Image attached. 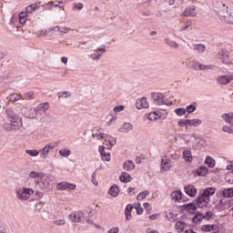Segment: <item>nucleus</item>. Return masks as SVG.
Returning <instances> with one entry per match:
<instances>
[{"label":"nucleus","mask_w":233,"mask_h":233,"mask_svg":"<svg viewBox=\"0 0 233 233\" xmlns=\"http://www.w3.org/2000/svg\"><path fill=\"white\" fill-rule=\"evenodd\" d=\"M175 227L177 230H178L179 232H183L185 228H187V223L183 221H177Z\"/></svg>","instance_id":"nucleus-34"},{"label":"nucleus","mask_w":233,"mask_h":233,"mask_svg":"<svg viewBox=\"0 0 233 233\" xmlns=\"http://www.w3.org/2000/svg\"><path fill=\"white\" fill-rule=\"evenodd\" d=\"M74 10H83V3H74Z\"/></svg>","instance_id":"nucleus-57"},{"label":"nucleus","mask_w":233,"mask_h":233,"mask_svg":"<svg viewBox=\"0 0 233 233\" xmlns=\"http://www.w3.org/2000/svg\"><path fill=\"white\" fill-rule=\"evenodd\" d=\"M203 121L199 118H194V119H187V125L188 127H200L202 125Z\"/></svg>","instance_id":"nucleus-27"},{"label":"nucleus","mask_w":233,"mask_h":233,"mask_svg":"<svg viewBox=\"0 0 233 233\" xmlns=\"http://www.w3.org/2000/svg\"><path fill=\"white\" fill-rule=\"evenodd\" d=\"M72 154V151L70 149L62 148L59 150V155L62 156V157H68Z\"/></svg>","instance_id":"nucleus-41"},{"label":"nucleus","mask_w":233,"mask_h":233,"mask_svg":"<svg viewBox=\"0 0 233 233\" xmlns=\"http://www.w3.org/2000/svg\"><path fill=\"white\" fill-rule=\"evenodd\" d=\"M43 12H46L48 10L52 11L54 10V2H49L43 5Z\"/></svg>","instance_id":"nucleus-44"},{"label":"nucleus","mask_w":233,"mask_h":233,"mask_svg":"<svg viewBox=\"0 0 233 233\" xmlns=\"http://www.w3.org/2000/svg\"><path fill=\"white\" fill-rule=\"evenodd\" d=\"M147 196H150V191L145 190L143 192H140L137 195V201H143V199H145V198H147Z\"/></svg>","instance_id":"nucleus-37"},{"label":"nucleus","mask_w":233,"mask_h":233,"mask_svg":"<svg viewBox=\"0 0 233 233\" xmlns=\"http://www.w3.org/2000/svg\"><path fill=\"white\" fill-rule=\"evenodd\" d=\"M89 57L90 59H92V61H99V59L103 57V55H101L100 53H94V54H91Z\"/></svg>","instance_id":"nucleus-45"},{"label":"nucleus","mask_w":233,"mask_h":233,"mask_svg":"<svg viewBox=\"0 0 233 233\" xmlns=\"http://www.w3.org/2000/svg\"><path fill=\"white\" fill-rule=\"evenodd\" d=\"M123 110H125V106H116L114 107V112L116 113L123 112Z\"/></svg>","instance_id":"nucleus-60"},{"label":"nucleus","mask_w":233,"mask_h":233,"mask_svg":"<svg viewBox=\"0 0 233 233\" xmlns=\"http://www.w3.org/2000/svg\"><path fill=\"white\" fill-rule=\"evenodd\" d=\"M212 225H203L201 227V230H203V232H210Z\"/></svg>","instance_id":"nucleus-61"},{"label":"nucleus","mask_w":233,"mask_h":233,"mask_svg":"<svg viewBox=\"0 0 233 233\" xmlns=\"http://www.w3.org/2000/svg\"><path fill=\"white\" fill-rule=\"evenodd\" d=\"M196 15H198L196 5L187 6L182 13V17H196Z\"/></svg>","instance_id":"nucleus-7"},{"label":"nucleus","mask_w":233,"mask_h":233,"mask_svg":"<svg viewBox=\"0 0 233 233\" xmlns=\"http://www.w3.org/2000/svg\"><path fill=\"white\" fill-rule=\"evenodd\" d=\"M188 119H182L180 121H178V127H188Z\"/></svg>","instance_id":"nucleus-56"},{"label":"nucleus","mask_w":233,"mask_h":233,"mask_svg":"<svg viewBox=\"0 0 233 233\" xmlns=\"http://www.w3.org/2000/svg\"><path fill=\"white\" fill-rule=\"evenodd\" d=\"M185 109H186V113L187 112V114H192V112H196V106L189 105Z\"/></svg>","instance_id":"nucleus-52"},{"label":"nucleus","mask_w":233,"mask_h":233,"mask_svg":"<svg viewBox=\"0 0 233 233\" xmlns=\"http://www.w3.org/2000/svg\"><path fill=\"white\" fill-rule=\"evenodd\" d=\"M175 114H177V116H178L179 117H183V116L187 114V110L183 107H179L175 109Z\"/></svg>","instance_id":"nucleus-43"},{"label":"nucleus","mask_w":233,"mask_h":233,"mask_svg":"<svg viewBox=\"0 0 233 233\" xmlns=\"http://www.w3.org/2000/svg\"><path fill=\"white\" fill-rule=\"evenodd\" d=\"M222 119L223 121H226V123H231L233 119V113L223 114Z\"/></svg>","instance_id":"nucleus-40"},{"label":"nucleus","mask_w":233,"mask_h":233,"mask_svg":"<svg viewBox=\"0 0 233 233\" xmlns=\"http://www.w3.org/2000/svg\"><path fill=\"white\" fill-rule=\"evenodd\" d=\"M93 137H96V139H105V137H108V135L101 132L98 127H94L92 129Z\"/></svg>","instance_id":"nucleus-18"},{"label":"nucleus","mask_w":233,"mask_h":233,"mask_svg":"<svg viewBox=\"0 0 233 233\" xmlns=\"http://www.w3.org/2000/svg\"><path fill=\"white\" fill-rule=\"evenodd\" d=\"M205 163L206 165H208V167H209V168H214V167L216 166V160H214V158L210 157H206Z\"/></svg>","instance_id":"nucleus-36"},{"label":"nucleus","mask_w":233,"mask_h":233,"mask_svg":"<svg viewBox=\"0 0 233 233\" xmlns=\"http://www.w3.org/2000/svg\"><path fill=\"white\" fill-rule=\"evenodd\" d=\"M34 96H35V93L34 91H30V92L24 94V98L27 99V101H28L30 99H34Z\"/></svg>","instance_id":"nucleus-47"},{"label":"nucleus","mask_w":233,"mask_h":233,"mask_svg":"<svg viewBox=\"0 0 233 233\" xmlns=\"http://www.w3.org/2000/svg\"><path fill=\"white\" fill-rule=\"evenodd\" d=\"M25 154H27V156H30L31 157H37V156H39L40 154V151H37L35 149H26Z\"/></svg>","instance_id":"nucleus-38"},{"label":"nucleus","mask_w":233,"mask_h":233,"mask_svg":"<svg viewBox=\"0 0 233 233\" xmlns=\"http://www.w3.org/2000/svg\"><path fill=\"white\" fill-rule=\"evenodd\" d=\"M218 57L219 59H221L222 63H224L225 65H229L230 63V53L228 52V50L226 49H222L220 51H218Z\"/></svg>","instance_id":"nucleus-9"},{"label":"nucleus","mask_w":233,"mask_h":233,"mask_svg":"<svg viewBox=\"0 0 233 233\" xmlns=\"http://www.w3.org/2000/svg\"><path fill=\"white\" fill-rule=\"evenodd\" d=\"M151 97L156 105H165L163 93H153Z\"/></svg>","instance_id":"nucleus-13"},{"label":"nucleus","mask_w":233,"mask_h":233,"mask_svg":"<svg viewBox=\"0 0 233 233\" xmlns=\"http://www.w3.org/2000/svg\"><path fill=\"white\" fill-rule=\"evenodd\" d=\"M183 157L185 161H187L188 163H192V160L194 159V157H192V152H190V150L184 151Z\"/></svg>","instance_id":"nucleus-32"},{"label":"nucleus","mask_w":233,"mask_h":233,"mask_svg":"<svg viewBox=\"0 0 233 233\" xmlns=\"http://www.w3.org/2000/svg\"><path fill=\"white\" fill-rule=\"evenodd\" d=\"M194 50L198 52V54H203V52H205V50H207V46H205V45H203V44H197L194 46Z\"/></svg>","instance_id":"nucleus-35"},{"label":"nucleus","mask_w":233,"mask_h":233,"mask_svg":"<svg viewBox=\"0 0 233 233\" xmlns=\"http://www.w3.org/2000/svg\"><path fill=\"white\" fill-rule=\"evenodd\" d=\"M223 132H228V134H233V124L231 126H223Z\"/></svg>","instance_id":"nucleus-48"},{"label":"nucleus","mask_w":233,"mask_h":233,"mask_svg":"<svg viewBox=\"0 0 233 233\" xmlns=\"http://www.w3.org/2000/svg\"><path fill=\"white\" fill-rule=\"evenodd\" d=\"M209 232H211V233H219V226L211 225V229H210Z\"/></svg>","instance_id":"nucleus-58"},{"label":"nucleus","mask_w":233,"mask_h":233,"mask_svg":"<svg viewBox=\"0 0 233 233\" xmlns=\"http://www.w3.org/2000/svg\"><path fill=\"white\" fill-rule=\"evenodd\" d=\"M183 198V194L181 191H174L171 193V199L173 201H181V198Z\"/></svg>","instance_id":"nucleus-30"},{"label":"nucleus","mask_w":233,"mask_h":233,"mask_svg":"<svg viewBox=\"0 0 233 233\" xmlns=\"http://www.w3.org/2000/svg\"><path fill=\"white\" fill-rule=\"evenodd\" d=\"M184 190L187 194V196H189V198H196V195L198 194V188H196L192 185H187L184 187Z\"/></svg>","instance_id":"nucleus-17"},{"label":"nucleus","mask_w":233,"mask_h":233,"mask_svg":"<svg viewBox=\"0 0 233 233\" xmlns=\"http://www.w3.org/2000/svg\"><path fill=\"white\" fill-rule=\"evenodd\" d=\"M84 213L78 212V213H72L69 215V218L73 223H79L81 222V219H83Z\"/></svg>","instance_id":"nucleus-19"},{"label":"nucleus","mask_w":233,"mask_h":233,"mask_svg":"<svg viewBox=\"0 0 233 233\" xmlns=\"http://www.w3.org/2000/svg\"><path fill=\"white\" fill-rule=\"evenodd\" d=\"M56 148V144L54 143H49L45 146L44 148L40 149V157L42 159H46L48 157V154L52 152Z\"/></svg>","instance_id":"nucleus-5"},{"label":"nucleus","mask_w":233,"mask_h":233,"mask_svg":"<svg viewBox=\"0 0 233 233\" xmlns=\"http://www.w3.org/2000/svg\"><path fill=\"white\" fill-rule=\"evenodd\" d=\"M136 210H137V214H138V216H141V214H143V208H141V204L137 203V207H135Z\"/></svg>","instance_id":"nucleus-59"},{"label":"nucleus","mask_w":233,"mask_h":233,"mask_svg":"<svg viewBox=\"0 0 233 233\" xmlns=\"http://www.w3.org/2000/svg\"><path fill=\"white\" fill-rule=\"evenodd\" d=\"M159 117V115H157L156 112H153L148 115L149 121H156Z\"/></svg>","instance_id":"nucleus-53"},{"label":"nucleus","mask_w":233,"mask_h":233,"mask_svg":"<svg viewBox=\"0 0 233 233\" xmlns=\"http://www.w3.org/2000/svg\"><path fill=\"white\" fill-rule=\"evenodd\" d=\"M119 179L122 183H130V181H132V177L130 174L124 172L120 175Z\"/></svg>","instance_id":"nucleus-26"},{"label":"nucleus","mask_w":233,"mask_h":233,"mask_svg":"<svg viewBox=\"0 0 233 233\" xmlns=\"http://www.w3.org/2000/svg\"><path fill=\"white\" fill-rule=\"evenodd\" d=\"M222 196L227 199V198H233V187L224 188L222 190Z\"/></svg>","instance_id":"nucleus-31"},{"label":"nucleus","mask_w":233,"mask_h":233,"mask_svg":"<svg viewBox=\"0 0 233 233\" xmlns=\"http://www.w3.org/2000/svg\"><path fill=\"white\" fill-rule=\"evenodd\" d=\"M209 201H210V198L204 197V195L201 194L197 198L196 203L198 208H205L206 207H208Z\"/></svg>","instance_id":"nucleus-8"},{"label":"nucleus","mask_w":233,"mask_h":233,"mask_svg":"<svg viewBox=\"0 0 233 233\" xmlns=\"http://www.w3.org/2000/svg\"><path fill=\"white\" fill-rule=\"evenodd\" d=\"M57 190H66L68 188V182H60L56 185Z\"/></svg>","instance_id":"nucleus-42"},{"label":"nucleus","mask_w":233,"mask_h":233,"mask_svg":"<svg viewBox=\"0 0 233 233\" xmlns=\"http://www.w3.org/2000/svg\"><path fill=\"white\" fill-rule=\"evenodd\" d=\"M108 194L112 196V198H117L119 196V187L116 185L112 186L109 188Z\"/></svg>","instance_id":"nucleus-28"},{"label":"nucleus","mask_w":233,"mask_h":233,"mask_svg":"<svg viewBox=\"0 0 233 233\" xmlns=\"http://www.w3.org/2000/svg\"><path fill=\"white\" fill-rule=\"evenodd\" d=\"M123 168H124V170L130 172V170H134V168H136V165L134 164V161L127 160L124 163Z\"/></svg>","instance_id":"nucleus-24"},{"label":"nucleus","mask_w":233,"mask_h":233,"mask_svg":"<svg viewBox=\"0 0 233 233\" xmlns=\"http://www.w3.org/2000/svg\"><path fill=\"white\" fill-rule=\"evenodd\" d=\"M99 153L101 155L103 161H110L111 156L108 152L105 151L104 146L99 147Z\"/></svg>","instance_id":"nucleus-20"},{"label":"nucleus","mask_w":233,"mask_h":233,"mask_svg":"<svg viewBox=\"0 0 233 233\" xmlns=\"http://www.w3.org/2000/svg\"><path fill=\"white\" fill-rule=\"evenodd\" d=\"M207 216L203 215V213H198L193 218V223L198 225L200 221H203Z\"/></svg>","instance_id":"nucleus-33"},{"label":"nucleus","mask_w":233,"mask_h":233,"mask_svg":"<svg viewBox=\"0 0 233 233\" xmlns=\"http://www.w3.org/2000/svg\"><path fill=\"white\" fill-rule=\"evenodd\" d=\"M214 194H216V187H207L203 191L202 196H204L205 198H208V199H209L210 196H214Z\"/></svg>","instance_id":"nucleus-25"},{"label":"nucleus","mask_w":233,"mask_h":233,"mask_svg":"<svg viewBox=\"0 0 233 233\" xmlns=\"http://www.w3.org/2000/svg\"><path fill=\"white\" fill-rule=\"evenodd\" d=\"M41 8V2H36L35 4H31L25 7V13L28 15H32L35 10H39Z\"/></svg>","instance_id":"nucleus-10"},{"label":"nucleus","mask_w":233,"mask_h":233,"mask_svg":"<svg viewBox=\"0 0 233 233\" xmlns=\"http://www.w3.org/2000/svg\"><path fill=\"white\" fill-rule=\"evenodd\" d=\"M189 26H192V21H187L185 25L179 29V32H185V30H187Z\"/></svg>","instance_id":"nucleus-51"},{"label":"nucleus","mask_w":233,"mask_h":233,"mask_svg":"<svg viewBox=\"0 0 233 233\" xmlns=\"http://www.w3.org/2000/svg\"><path fill=\"white\" fill-rule=\"evenodd\" d=\"M143 207L147 212H150V210H152V206L147 202H145L143 204Z\"/></svg>","instance_id":"nucleus-64"},{"label":"nucleus","mask_w":233,"mask_h":233,"mask_svg":"<svg viewBox=\"0 0 233 233\" xmlns=\"http://www.w3.org/2000/svg\"><path fill=\"white\" fill-rule=\"evenodd\" d=\"M66 221L65 219H58V220H54L53 224H55L56 227H63L65 226Z\"/></svg>","instance_id":"nucleus-50"},{"label":"nucleus","mask_w":233,"mask_h":233,"mask_svg":"<svg viewBox=\"0 0 233 233\" xmlns=\"http://www.w3.org/2000/svg\"><path fill=\"white\" fill-rule=\"evenodd\" d=\"M165 43L171 48H175V50H177L179 48V44H177L176 41L171 40L170 38H165Z\"/></svg>","instance_id":"nucleus-29"},{"label":"nucleus","mask_w":233,"mask_h":233,"mask_svg":"<svg viewBox=\"0 0 233 233\" xmlns=\"http://www.w3.org/2000/svg\"><path fill=\"white\" fill-rule=\"evenodd\" d=\"M216 208L218 210H228V208H232V200L224 198L218 201Z\"/></svg>","instance_id":"nucleus-4"},{"label":"nucleus","mask_w":233,"mask_h":233,"mask_svg":"<svg viewBox=\"0 0 233 233\" xmlns=\"http://www.w3.org/2000/svg\"><path fill=\"white\" fill-rule=\"evenodd\" d=\"M172 164L170 163V159H168V157L165 155L161 160V168L163 170H166V172H168V170H170Z\"/></svg>","instance_id":"nucleus-16"},{"label":"nucleus","mask_w":233,"mask_h":233,"mask_svg":"<svg viewBox=\"0 0 233 233\" xmlns=\"http://www.w3.org/2000/svg\"><path fill=\"white\" fill-rule=\"evenodd\" d=\"M185 210L189 212V214L196 213V210H198V204L196 203H188L187 205H184Z\"/></svg>","instance_id":"nucleus-22"},{"label":"nucleus","mask_w":233,"mask_h":233,"mask_svg":"<svg viewBox=\"0 0 233 233\" xmlns=\"http://www.w3.org/2000/svg\"><path fill=\"white\" fill-rule=\"evenodd\" d=\"M50 108V104H48L47 102L42 103L40 105H38L35 109L34 112L35 114V117H37V116H39V114H46V110H48Z\"/></svg>","instance_id":"nucleus-6"},{"label":"nucleus","mask_w":233,"mask_h":233,"mask_svg":"<svg viewBox=\"0 0 233 233\" xmlns=\"http://www.w3.org/2000/svg\"><path fill=\"white\" fill-rule=\"evenodd\" d=\"M192 68L194 70H203V65L199 62H194L192 64Z\"/></svg>","instance_id":"nucleus-49"},{"label":"nucleus","mask_w":233,"mask_h":233,"mask_svg":"<svg viewBox=\"0 0 233 233\" xmlns=\"http://www.w3.org/2000/svg\"><path fill=\"white\" fill-rule=\"evenodd\" d=\"M97 175L96 174V172H94L93 174H92V177H91V181H92V183H93V185H95V187H97V185H99L98 183H97V180L96 179V177Z\"/></svg>","instance_id":"nucleus-63"},{"label":"nucleus","mask_w":233,"mask_h":233,"mask_svg":"<svg viewBox=\"0 0 233 233\" xmlns=\"http://www.w3.org/2000/svg\"><path fill=\"white\" fill-rule=\"evenodd\" d=\"M46 188H50V187H52V176L50 175V179L45 180L44 182H42Z\"/></svg>","instance_id":"nucleus-55"},{"label":"nucleus","mask_w":233,"mask_h":233,"mask_svg":"<svg viewBox=\"0 0 233 233\" xmlns=\"http://www.w3.org/2000/svg\"><path fill=\"white\" fill-rule=\"evenodd\" d=\"M3 128L6 130V132H12L14 130H19V122H10L3 125Z\"/></svg>","instance_id":"nucleus-12"},{"label":"nucleus","mask_w":233,"mask_h":233,"mask_svg":"<svg viewBox=\"0 0 233 233\" xmlns=\"http://www.w3.org/2000/svg\"><path fill=\"white\" fill-rule=\"evenodd\" d=\"M233 81V76H219L217 78V83H218V85H228V83Z\"/></svg>","instance_id":"nucleus-11"},{"label":"nucleus","mask_w":233,"mask_h":233,"mask_svg":"<svg viewBox=\"0 0 233 233\" xmlns=\"http://www.w3.org/2000/svg\"><path fill=\"white\" fill-rule=\"evenodd\" d=\"M29 179L27 181H31L32 179H35V183L36 185H39V183H45V181H47V179H50V175L46 176L44 173L36 172V171H31L29 173Z\"/></svg>","instance_id":"nucleus-2"},{"label":"nucleus","mask_w":233,"mask_h":233,"mask_svg":"<svg viewBox=\"0 0 233 233\" xmlns=\"http://www.w3.org/2000/svg\"><path fill=\"white\" fill-rule=\"evenodd\" d=\"M215 12L220 17L221 21L228 25H233V3L217 2Z\"/></svg>","instance_id":"nucleus-1"},{"label":"nucleus","mask_w":233,"mask_h":233,"mask_svg":"<svg viewBox=\"0 0 233 233\" xmlns=\"http://www.w3.org/2000/svg\"><path fill=\"white\" fill-rule=\"evenodd\" d=\"M22 96L19 93H12L7 96V101L10 103H17V101H21Z\"/></svg>","instance_id":"nucleus-21"},{"label":"nucleus","mask_w":233,"mask_h":233,"mask_svg":"<svg viewBox=\"0 0 233 233\" xmlns=\"http://www.w3.org/2000/svg\"><path fill=\"white\" fill-rule=\"evenodd\" d=\"M70 96H72V95L67 91L58 93L59 99H61V97H65V98L70 97Z\"/></svg>","instance_id":"nucleus-54"},{"label":"nucleus","mask_w":233,"mask_h":233,"mask_svg":"<svg viewBox=\"0 0 233 233\" xmlns=\"http://www.w3.org/2000/svg\"><path fill=\"white\" fill-rule=\"evenodd\" d=\"M5 115H6L7 119L10 122L17 123V120L19 119V116L17 114H15V112H14L12 109H6Z\"/></svg>","instance_id":"nucleus-15"},{"label":"nucleus","mask_w":233,"mask_h":233,"mask_svg":"<svg viewBox=\"0 0 233 233\" xmlns=\"http://www.w3.org/2000/svg\"><path fill=\"white\" fill-rule=\"evenodd\" d=\"M70 32H72V28L62 26L60 34H69Z\"/></svg>","instance_id":"nucleus-62"},{"label":"nucleus","mask_w":233,"mask_h":233,"mask_svg":"<svg viewBox=\"0 0 233 233\" xmlns=\"http://www.w3.org/2000/svg\"><path fill=\"white\" fill-rule=\"evenodd\" d=\"M30 196H34V189L22 187L16 190V198L20 199V201H26L30 199Z\"/></svg>","instance_id":"nucleus-3"},{"label":"nucleus","mask_w":233,"mask_h":233,"mask_svg":"<svg viewBox=\"0 0 233 233\" xmlns=\"http://www.w3.org/2000/svg\"><path fill=\"white\" fill-rule=\"evenodd\" d=\"M136 106L138 110H142V108H148V101L147 97L143 96L142 98H138L136 102Z\"/></svg>","instance_id":"nucleus-14"},{"label":"nucleus","mask_w":233,"mask_h":233,"mask_svg":"<svg viewBox=\"0 0 233 233\" xmlns=\"http://www.w3.org/2000/svg\"><path fill=\"white\" fill-rule=\"evenodd\" d=\"M198 176H205L206 174H208V168L207 167H200L198 169Z\"/></svg>","instance_id":"nucleus-46"},{"label":"nucleus","mask_w":233,"mask_h":233,"mask_svg":"<svg viewBox=\"0 0 233 233\" xmlns=\"http://www.w3.org/2000/svg\"><path fill=\"white\" fill-rule=\"evenodd\" d=\"M26 17H28V15L25 12H21L19 14V22H20V25H25V23H26Z\"/></svg>","instance_id":"nucleus-39"},{"label":"nucleus","mask_w":233,"mask_h":233,"mask_svg":"<svg viewBox=\"0 0 233 233\" xmlns=\"http://www.w3.org/2000/svg\"><path fill=\"white\" fill-rule=\"evenodd\" d=\"M133 128L134 127L132 126V124L126 122L123 124L121 128L118 129V132H123L124 134H127L130 132Z\"/></svg>","instance_id":"nucleus-23"}]
</instances>
